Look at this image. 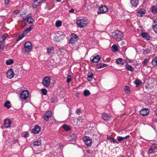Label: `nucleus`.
I'll return each mask as SVG.
<instances>
[{"mask_svg": "<svg viewBox=\"0 0 157 157\" xmlns=\"http://www.w3.org/2000/svg\"><path fill=\"white\" fill-rule=\"evenodd\" d=\"M78 37L75 34H71V37L69 40V44L70 47L74 49H77L78 47L77 45Z\"/></svg>", "mask_w": 157, "mask_h": 157, "instance_id": "nucleus-1", "label": "nucleus"}, {"mask_svg": "<svg viewBox=\"0 0 157 157\" xmlns=\"http://www.w3.org/2000/svg\"><path fill=\"white\" fill-rule=\"evenodd\" d=\"M55 36L53 38V40L56 42H59L65 38V36L60 31H58L55 33Z\"/></svg>", "mask_w": 157, "mask_h": 157, "instance_id": "nucleus-2", "label": "nucleus"}, {"mask_svg": "<svg viewBox=\"0 0 157 157\" xmlns=\"http://www.w3.org/2000/svg\"><path fill=\"white\" fill-rule=\"evenodd\" d=\"M112 36L117 41H120L123 36V33L119 31L116 30L112 33Z\"/></svg>", "mask_w": 157, "mask_h": 157, "instance_id": "nucleus-3", "label": "nucleus"}, {"mask_svg": "<svg viewBox=\"0 0 157 157\" xmlns=\"http://www.w3.org/2000/svg\"><path fill=\"white\" fill-rule=\"evenodd\" d=\"M77 25L80 28H84L87 25V22L85 18L78 19L76 20Z\"/></svg>", "mask_w": 157, "mask_h": 157, "instance_id": "nucleus-4", "label": "nucleus"}, {"mask_svg": "<svg viewBox=\"0 0 157 157\" xmlns=\"http://www.w3.org/2000/svg\"><path fill=\"white\" fill-rule=\"evenodd\" d=\"M29 93L28 90H24L21 91L20 98L21 100H26L28 97Z\"/></svg>", "mask_w": 157, "mask_h": 157, "instance_id": "nucleus-5", "label": "nucleus"}, {"mask_svg": "<svg viewBox=\"0 0 157 157\" xmlns=\"http://www.w3.org/2000/svg\"><path fill=\"white\" fill-rule=\"evenodd\" d=\"M33 25H31L29 27L26 28L23 32L21 35H20L19 36L18 40H21L22 38L25 36V35L30 31L33 28Z\"/></svg>", "mask_w": 157, "mask_h": 157, "instance_id": "nucleus-6", "label": "nucleus"}, {"mask_svg": "<svg viewBox=\"0 0 157 157\" xmlns=\"http://www.w3.org/2000/svg\"><path fill=\"white\" fill-rule=\"evenodd\" d=\"M42 84L45 87H48L50 86V77L48 76L44 77L42 81Z\"/></svg>", "mask_w": 157, "mask_h": 157, "instance_id": "nucleus-7", "label": "nucleus"}, {"mask_svg": "<svg viewBox=\"0 0 157 157\" xmlns=\"http://www.w3.org/2000/svg\"><path fill=\"white\" fill-rule=\"evenodd\" d=\"M107 8L105 6L102 5L100 7L97 11V13L98 14L104 13L107 12Z\"/></svg>", "mask_w": 157, "mask_h": 157, "instance_id": "nucleus-8", "label": "nucleus"}, {"mask_svg": "<svg viewBox=\"0 0 157 157\" xmlns=\"http://www.w3.org/2000/svg\"><path fill=\"white\" fill-rule=\"evenodd\" d=\"M31 15L29 14L27 15L26 18H23V17H22V23L25 22V20H26L29 23L31 24L33 23L34 20L33 18H31Z\"/></svg>", "mask_w": 157, "mask_h": 157, "instance_id": "nucleus-9", "label": "nucleus"}, {"mask_svg": "<svg viewBox=\"0 0 157 157\" xmlns=\"http://www.w3.org/2000/svg\"><path fill=\"white\" fill-rule=\"evenodd\" d=\"M83 140L85 144L88 146H90L92 144V140L88 136H85L83 138Z\"/></svg>", "mask_w": 157, "mask_h": 157, "instance_id": "nucleus-10", "label": "nucleus"}, {"mask_svg": "<svg viewBox=\"0 0 157 157\" xmlns=\"http://www.w3.org/2000/svg\"><path fill=\"white\" fill-rule=\"evenodd\" d=\"M32 48V44L30 42H27L25 44V50L28 52L30 51Z\"/></svg>", "mask_w": 157, "mask_h": 157, "instance_id": "nucleus-11", "label": "nucleus"}, {"mask_svg": "<svg viewBox=\"0 0 157 157\" xmlns=\"http://www.w3.org/2000/svg\"><path fill=\"white\" fill-rule=\"evenodd\" d=\"M140 113L141 115L143 116H145L148 115L149 113V111L147 109H144L140 110Z\"/></svg>", "mask_w": 157, "mask_h": 157, "instance_id": "nucleus-12", "label": "nucleus"}, {"mask_svg": "<svg viewBox=\"0 0 157 157\" xmlns=\"http://www.w3.org/2000/svg\"><path fill=\"white\" fill-rule=\"evenodd\" d=\"M7 77L11 79L13 78L14 76V73L12 69H10L8 71L6 74Z\"/></svg>", "mask_w": 157, "mask_h": 157, "instance_id": "nucleus-13", "label": "nucleus"}, {"mask_svg": "<svg viewBox=\"0 0 157 157\" xmlns=\"http://www.w3.org/2000/svg\"><path fill=\"white\" fill-rule=\"evenodd\" d=\"M11 122L9 119H6L4 121V125L6 128H8L10 126Z\"/></svg>", "mask_w": 157, "mask_h": 157, "instance_id": "nucleus-14", "label": "nucleus"}, {"mask_svg": "<svg viewBox=\"0 0 157 157\" xmlns=\"http://www.w3.org/2000/svg\"><path fill=\"white\" fill-rule=\"evenodd\" d=\"M40 130V127L36 125L35 126L34 128L32 130V132L35 134L38 133Z\"/></svg>", "mask_w": 157, "mask_h": 157, "instance_id": "nucleus-15", "label": "nucleus"}, {"mask_svg": "<svg viewBox=\"0 0 157 157\" xmlns=\"http://www.w3.org/2000/svg\"><path fill=\"white\" fill-rule=\"evenodd\" d=\"M52 113L50 111H48L46 113L44 116V118L45 120L48 121L49 118L50 117L52 116Z\"/></svg>", "mask_w": 157, "mask_h": 157, "instance_id": "nucleus-16", "label": "nucleus"}, {"mask_svg": "<svg viewBox=\"0 0 157 157\" xmlns=\"http://www.w3.org/2000/svg\"><path fill=\"white\" fill-rule=\"evenodd\" d=\"M111 117V116L105 113H103L102 115V119L105 121H107L109 120Z\"/></svg>", "mask_w": 157, "mask_h": 157, "instance_id": "nucleus-17", "label": "nucleus"}, {"mask_svg": "<svg viewBox=\"0 0 157 157\" xmlns=\"http://www.w3.org/2000/svg\"><path fill=\"white\" fill-rule=\"evenodd\" d=\"M141 36L145 38L147 40H149L151 38L150 36L147 33H142L141 34Z\"/></svg>", "mask_w": 157, "mask_h": 157, "instance_id": "nucleus-18", "label": "nucleus"}, {"mask_svg": "<svg viewBox=\"0 0 157 157\" xmlns=\"http://www.w3.org/2000/svg\"><path fill=\"white\" fill-rule=\"evenodd\" d=\"M130 4L132 6L136 7L139 4L138 0H131Z\"/></svg>", "mask_w": 157, "mask_h": 157, "instance_id": "nucleus-19", "label": "nucleus"}, {"mask_svg": "<svg viewBox=\"0 0 157 157\" xmlns=\"http://www.w3.org/2000/svg\"><path fill=\"white\" fill-rule=\"evenodd\" d=\"M145 10L144 9H140L138 11L137 15L139 17L142 16L145 13Z\"/></svg>", "mask_w": 157, "mask_h": 157, "instance_id": "nucleus-20", "label": "nucleus"}, {"mask_svg": "<svg viewBox=\"0 0 157 157\" xmlns=\"http://www.w3.org/2000/svg\"><path fill=\"white\" fill-rule=\"evenodd\" d=\"M100 57L99 55H97L94 56L92 60L93 62L97 63L98 62L100 59Z\"/></svg>", "mask_w": 157, "mask_h": 157, "instance_id": "nucleus-21", "label": "nucleus"}, {"mask_svg": "<svg viewBox=\"0 0 157 157\" xmlns=\"http://www.w3.org/2000/svg\"><path fill=\"white\" fill-rule=\"evenodd\" d=\"M76 135L74 134H71L68 137V139L70 141H75L76 140Z\"/></svg>", "mask_w": 157, "mask_h": 157, "instance_id": "nucleus-22", "label": "nucleus"}, {"mask_svg": "<svg viewBox=\"0 0 157 157\" xmlns=\"http://www.w3.org/2000/svg\"><path fill=\"white\" fill-rule=\"evenodd\" d=\"M155 147V145H152L148 151V153L150 154H151L154 153Z\"/></svg>", "mask_w": 157, "mask_h": 157, "instance_id": "nucleus-23", "label": "nucleus"}, {"mask_svg": "<svg viewBox=\"0 0 157 157\" xmlns=\"http://www.w3.org/2000/svg\"><path fill=\"white\" fill-rule=\"evenodd\" d=\"M112 50L113 52H115L118 51V47L117 45L114 44L111 47Z\"/></svg>", "mask_w": 157, "mask_h": 157, "instance_id": "nucleus-24", "label": "nucleus"}, {"mask_svg": "<svg viewBox=\"0 0 157 157\" xmlns=\"http://www.w3.org/2000/svg\"><path fill=\"white\" fill-rule=\"evenodd\" d=\"M93 77V75L90 73H88L87 74V79L89 81H91L92 80Z\"/></svg>", "mask_w": 157, "mask_h": 157, "instance_id": "nucleus-25", "label": "nucleus"}, {"mask_svg": "<svg viewBox=\"0 0 157 157\" xmlns=\"http://www.w3.org/2000/svg\"><path fill=\"white\" fill-rule=\"evenodd\" d=\"M151 63L154 66H156L157 65V56L155 57L152 59Z\"/></svg>", "mask_w": 157, "mask_h": 157, "instance_id": "nucleus-26", "label": "nucleus"}, {"mask_svg": "<svg viewBox=\"0 0 157 157\" xmlns=\"http://www.w3.org/2000/svg\"><path fill=\"white\" fill-rule=\"evenodd\" d=\"M129 137V136L127 135L124 137H122L121 136H118L117 137L118 140L119 141H121V140H124V139H128Z\"/></svg>", "mask_w": 157, "mask_h": 157, "instance_id": "nucleus-27", "label": "nucleus"}, {"mask_svg": "<svg viewBox=\"0 0 157 157\" xmlns=\"http://www.w3.org/2000/svg\"><path fill=\"white\" fill-rule=\"evenodd\" d=\"M116 62L117 64H121L123 65L124 63L123 62V59L121 58H118L116 59Z\"/></svg>", "mask_w": 157, "mask_h": 157, "instance_id": "nucleus-28", "label": "nucleus"}, {"mask_svg": "<svg viewBox=\"0 0 157 157\" xmlns=\"http://www.w3.org/2000/svg\"><path fill=\"white\" fill-rule=\"evenodd\" d=\"M107 138L108 140H109L111 142H113V143H117V144H118L119 143L117 142V141L113 139V138L110 137L109 136H107Z\"/></svg>", "mask_w": 157, "mask_h": 157, "instance_id": "nucleus-29", "label": "nucleus"}, {"mask_svg": "<svg viewBox=\"0 0 157 157\" xmlns=\"http://www.w3.org/2000/svg\"><path fill=\"white\" fill-rule=\"evenodd\" d=\"M151 11L154 14H155L157 13V7L154 6H152L151 8Z\"/></svg>", "mask_w": 157, "mask_h": 157, "instance_id": "nucleus-30", "label": "nucleus"}, {"mask_svg": "<svg viewBox=\"0 0 157 157\" xmlns=\"http://www.w3.org/2000/svg\"><path fill=\"white\" fill-rule=\"evenodd\" d=\"M41 144V140H37L35 141L33 143V144L34 146H39Z\"/></svg>", "mask_w": 157, "mask_h": 157, "instance_id": "nucleus-31", "label": "nucleus"}, {"mask_svg": "<svg viewBox=\"0 0 157 157\" xmlns=\"http://www.w3.org/2000/svg\"><path fill=\"white\" fill-rule=\"evenodd\" d=\"M125 67L128 70L130 71H134V69L132 67L127 64L125 65Z\"/></svg>", "mask_w": 157, "mask_h": 157, "instance_id": "nucleus-32", "label": "nucleus"}, {"mask_svg": "<svg viewBox=\"0 0 157 157\" xmlns=\"http://www.w3.org/2000/svg\"><path fill=\"white\" fill-rule=\"evenodd\" d=\"M124 90L126 93V94H129L130 92V88L128 86H126L124 87Z\"/></svg>", "mask_w": 157, "mask_h": 157, "instance_id": "nucleus-33", "label": "nucleus"}, {"mask_svg": "<svg viewBox=\"0 0 157 157\" xmlns=\"http://www.w3.org/2000/svg\"><path fill=\"white\" fill-rule=\"evenodd\" d=\"M4 106L8 109H9L10 107V102L9 101H6L4 104Z\"/></svg>", "mask_w": 157, "mask_h": 157, "instance_id": "nucleus-34", "label": "nucleus"}, {"mask_svg": "<svg viewBox=\"0 0 157 157\" xmlns=\"http://www.w3.org/2000/svg\"><path fill=\"white\" fill-rule=\"evenodd\" d=\"M5 43L4 42L0 41V49L3 51L4 49Z\"/></svg>", "mask_w": 157, "mask_h": 157, "instance_id": "nucleus-35", "label": "nucleus"}, {"mask_svg": "<svg viewBox=\"0 0 157 157\" xmlns=\"http://www.w3.org/2000/svg\"><path fill=\"white\" fill-rule=\"evenodd\" d=\"M13 63V60L12 59H10L7 61L6 64L7 65H10Z\"/></svg>", "mask_w": 157, "mask_h": 157, "instance_id": "nucleus-36", "label": "nucleus"}, {"mask_svg": "<svg viewBox=\"0 0 157 157\" xmlns=\"http://www.w3.org/2000/svg\"><path fill=\"white\" fill-rule=\"evenodd\" d=\"M62 25V22L60 21H58L56 22V27H60Z\"/></svg>", "mask_w": 157, "mask_h": 157, "instance_id": "nucleus-37", "label": "nucleus"}, {"mask_svg": "<svg viewBox=\"0 0 157 157\" xmlns=\"http://www.w3.org/2000/svg\"><path fill=\"white\" fill-rule=\"evenodd\" d=\"M54 48L52 47H49L47 48V52L48 54L51 52L53 50Z\"/></svg>", "mask_w": 157, "mask_h": 157, "instance_id": "nucleus-38", "label": "nucleus"}, {"mask_svg": "<svg viewBox=\"0 0 157 157\" xmlns=\"http://www.w3.org/2000/svg\"><path fill=\"white\" fill-rule=\"evenodd\" d=\"M107 65L104 63H100L98 66V68H102L104 67H105Z\"/></svg>", "mask_w": 157, "mask_h": 157, "instance_id": "nucleus-39", "label": "nucleus"}, {"mask_svg": "<svg viewBox=\"0 0 157 157\" xmlns=\"http://www.w3.org/2000/svg\"><path fill=\"white\" fill-rule=\"evenodd\" d=\"M135 82L136 84V86L138 87L140 86V84L141 83V82L140 80H136L135 81Z\"/></svg>", "mask_w": 157, "mask_h": 157, "instance_id": "nucleus-40", "label": "nucleus"}, {"mask_svg": "<svg viewBox=\"0 0 157 157\" xmlns=\"http://www.w3.org/2000/svg\"><path fill=\"white\" fill-rule=\"evenodd\" d=\"M67 83L70 82L71 80V76L69 75H67Z\"/></svg>", "mask_w": 157, "mask_h": 157, "instance_id": "nucleus-41", "label": "nucleus"}, {"mask_svg": "<svg viewBox=\"0 0 157 157\" xmlns=\"http://www.w3.org/2000/svg\"><path fill=\"white\" fill-rule=\"evenodd\" d=\"M41 90L44 95H46L47 94V90L45 89H42Z\"/></svg>", "mask_w": 157, "mask_h": 157, "instance_id": "nucleus-42", "label": "nucleus"}, {"mask_svg": "<svg viewBox=\"0 0 157 157\" xmlns=\"http://www.w3.org/2000/svg\"><path fill=\"white\" fill-rule=\"evenodd\" d=\"M84 94L85 96H87L90 94V92L88 90H85L84 92Z\"/></svg>", "mask_w": 157, "mask_h": 157, "instance_id": "nucleus-43", "label": "nucleus"}, {"mask_svg": "<svg viewBox=\"0 0 157 157\" xmlns=\"http://www.w3.org/2000/svg\"><path fill=\"white\" fill-rule=\"evenodd\" d=\"M63 128L66 131H68L70 129V128L67 125H64L63 126Z\"/></svg>", "mask_w": 157, "mask_h": 157, "instance_id": "nucleus-44", "label": "nucleus"}, {"mask_svg": "<svg viewBox=\"0 0 157 157\" xmlns=\"http://www.w3.org/2000/svg\"><path fill=\"white\" fill-rule=\"evenodd\" d=\"M153 29L154 31L156 33H157V24L153 26Z\"/></svg>", "mask_w": 157, "mask_h": 157, "instance_id": "nucleus-45", "label": "nucleus"}, {"mask_svg": "<svg viewBox=\"0 0 157 157\" xmlns=\"http://www.w3.org/2000/svg\"><path fill=\"white\" fill-rule=\"evenodd\" d=\"M23 136L25 138H26L28 137L29 136V134L27 132H24V134H23Z\"/></svg>", "mask_w": 157, "mask_h": 157, "instance_id": "nucleus-46", "label": "nucleus"}, {"mask_svg": "<svg viewBox=\"0 0 157 157\" xmlns=\"http://www.w3.org/2000/svg\"><path fill=\"white\" fill-rule=\"evenodd\" d=\"M38 4L39 3L37 2H34V3L33 5V8H36Z\"/></svg>", "mask_w": 157, "mask_h": 157, "instance_id": "nucleus-47", "label": "nucleus"}, {"mask_svg": "<svg viewBox=\"0 0 157 157\" xmlns=\"http://www.w3.org/2000/svg\"><path fill=\"white\" fill-rule=\"evenodd\" d=\"M125 61L126 63H132V60L128 59V58H126L125 59Z\"/></svg>", "mask_w": 157, "mask_h": 157, "instance_id": "nucleus-48", "label": "nucleus"}, {"mask_svg": "<svg viewBox=\"0 0 157 157\" xmlns=\"http://www.w3.org/2000/svg\"><path fill=\"white\" fill-rule=\"evenodd\" d=\"M6 39V37L3 36H2L1 38L0 39V41L2 42H4V41Z\"/></svg>", "mask_w": 157, "mask_h": 157, "instance_id": "nucleus-49", "label": "nucleus"}, {"mask_svg": "<svg viewBox=\"0 0 157 157\" xmlns=\"http://www.w3.org/2000/svg\"><path fill=\"white\" fill-rule=\"evenodd\" d=\"M78 120L80 122H83L84 121V120L82 119L81 117H78Z\"/></svg>", "mask_w": 157, "mask_h": 157, "instance_id": "nucleus-50", "label": "nucleus"}, {"mask_svg": "<svg viewBox=\"0 0 157 157\" xmlns=\"http://www.w3.org/2000/svg\"><path fill=\"white\" fill-rule=\"evenodd\" d=\"M76 113L77 114H79L81 113V111L79 109H78L76 110Z\"/></svg>", "mask_w": 157, "mask_h": 157, "instance_id": "nucleus-51", "label": "nucleus"}, {"mask_svg": "<svg viewBox=\"0 0 157 157\" xmlns=\"http://www.w3.org/2000/svg\"><path fill=\"white\" fill-rule=\"evenodd\" d=\"M149 52V51L148 50L146 49L144 51L143 53L144 54H146L148 53Z\"/></svg>", "mask_w": 157, "mask_h": 157, "instance_id": "nucleus-52", "label": "nucleus"}, {"mask_svg": "<svg viewBox=\"0 0 157 157\" xmlns=\"http://www.w3.org/2000/svg\"><path fill=\"white\" fill-rule=\"evenodd\" d=\"M5 3L6 5L9 4L10 2V0H5Z\"/></svg>", "mask_w": 157, "mask_h": 157, "instance_id": "nucleus-53", "label": "nucleus"}, {"mask_svg": "<svg viewBox=\"0 0 157 157\" xmlns=\"http://www.w3.org/2000/svg\"><path fill=\"white\" fill-rule=\"evenodd\" d=\"M147 59H145L143 61V64L144 65H146L147 63Z\"/></svg>", "mask_w": 157, "mask_h": 157, "instance_id": "nucleus-54", "label": "nucleus"}, {"mask_svg": "<svg viewBox=\"0 0 157 157\" xmlns=\"http://www.w3.org/2000/svg\"><path fill=\"white\" fill-rule=\"evenodd\" d=\"M74 11V10L73 9H71L69 11V12L71 13H73Z\"/></svg>", "mask_w": 157, "mask_h": 157, "instance_id": "nucleus-55", "label": "nucleus"}, {"mask_svg": "<svg viewBox=\"0 0 157 157\" xmlns=\"http://www.w3.org/2000/svg\"><path fill=\"white\" fill-rule=\"evenodd\" d=\"M154 21V23L155 24V25L157 24V18H155Z\"/></svg>", "mask_w": 157, "mask_h": 157, "instance_id": "nucleus-56", "label": "nucleus"}, {"mask_svg": "<svg viewBox=\"0 0 157 157\" xmlns=\"http://www.w3.org/2000/svg\"><path fill=\"white\" fill-rule=\"evenodd\" d=\"M18 11H15L14 12V16H16V14H17V13Z\"/></svg>", "mask_w": 157, "mask_h": 157, "instance_id": "nucleus-57", "label": "nucleus"}, {"mask_svg": "<svg viewBox=\"0 0 157 157\" xmlns=\"http://www.w3.org/2000/svg\"><path fill=\"white\" fill-rule=\"evenodd\" d=\"M90 150H87V152L88 153H90Z\"/></svg>", "mask_w": 157, "mask_h": 157, "instance_id": "nucleus-58", "label": "nucleus"}, {"mask_svg": "<svg viewBox=\"0 0 157 157\" xmlns=\"http://www.w3.org/2000/svg\"><path fill=\"white\" fill-rule=\"evenodd\" d=\"M57 2H60L61 1V0H56Z\"/></svg>", "mask_w": 157, "mask_h": 157, "instance_id": "nucleus-59", "label": "nucleus"}]
</instances>
